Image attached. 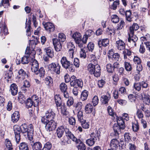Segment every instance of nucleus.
I'll return each instance as SVG.
<instances>
[{
	"label": "nucleus",
	"mask_w": 150,
	"mask_h": 150,
	"mask_svg": "<svg viewBox=\"0 0 150 150\" xmlns=\"http://www.w3.org/2000/svg\"><path fill=\"white\" fill-rule=\"evenodd\" d=\"M45 51L47 55L50 57L52 58L54 56L53 52L52 50V48L48 47L45 49Z\"/></svg>",
	"instance_id": "obj_28"
},
{
	"label": "nucleus",
	"mask_w": 150,
	"mask_h": 150,
	"mask_svg": "<svg viewBox=\"0 0 150 150\" xmlns=\"http://www.w3.org/2000/svg\"><path fill=\"white\" fill-rule=\"evenodd\" d=\"M13 130L15 134V139L17 144H18L21 139L20 134L21 132V126L15 125L13 127Z\"/></svg>",
	"instance_id": "obj_5"
},
{
	"label": "nucleus",
	"mask_w": 150,
	"mask_h": 150,
	"mask_svg": "<svg viewBox=\"0 0 150 150\" xmlns=\"http://www.w3.org/2000/svg\"><path fill=\"white\" fill-rule=\"evenodd\" d=\"M10 91L13 96H15L17 94L18 91V88L15 83H13L11 85Z\"/></svg>",
	"instance_id": "obj_21"
},
{
	"label": "nucleus",
	"mask_w": 150,
	"mask_h": 150,
	"mask_svg": "<svg viewBox=\"0 0 150 150\" xmlns=\"http://www.w3.org/2000/svg\"><path fill=\"white\" fill-rule=\"evenodd\" d=\"M45 115L41 119V122L43 123H47L49 121L53 120L55 116V113L52 110L47 111Z\"/></svg>",
	"instance_id": "obj_4"
},
{
	"label": "nucleus",
	"mask_w": 150,
	"mask_h": 150,
	"mask_svg": "<svg viewBox=\"0 0 150 150\" xmlns=\"http://www.w3.org/2000/svg\"><path fill=\"white\" fill-rule=\"evenodd\" d=\"M111 21L114 23H118L119 21L118 17L116 15H112L111 16Z\"/></svg>",
	"instance_id": "obj_51"
},
{
	"label": "nucleus",
	"mask_w": 150,
	"mask_h": 150,
	"mask_svg": "<svg viewBox=\"0 0 150 150\" xmlns=\"http://www.w3.org/2000/svg\"><path fill=\"white\" fill-rule=\"evenodd\" d=\"M132 127L134 131H137L139 129V126L138 122H136V123H132Z\"/></svg>",
	"instance_id": "obj_49"
},
{
	"label": "nucleus",
	"mask_w": 150,
	"mask_h": 150,
	"mask_svg": "<svg viewBox=\"0 0 150 150\" xmlns=\"http://www.w3.org/2000/svg\"><path fill=\"white\" fill-rule=\"evenodd\" d=\"M95 140L93 138L91 137L86 140V143L88 146H92L95 144Z\"/></svg>",
	"instance_id": "obj_45"
},
{
	"label": "nucleus",
	"mask_w": 150,
	"mask_h": 150,
	"mask_svg": "<svg viewBox=\"0 0 150 150\" xmlns=\"http://www.w3.org/2000/svg\"><path fill=\"white\" fill-rule=\"evenodd\" d=\"M28 127L27 125L25 123L22 124L21 126V132L23 133H26L27 131Z\"/></svg>",
	"instance_id": "obj_46"
},
{
	"label": "nucleus",
	"mask_w": 150,
	"mask_h": 150,
	"mask_svg": "<svg viewBox=\"0 0 150 150\" xmlns=\"http://www.w3.org/2000/svg\"><path fill=\"white\" fill-rule=\"evenodd\" d=\"M88 70L91 74H94L96 77H99L100 75L101 69L98 64H89L87 67Z\"/></svg>",
	"instance_id": "obj_1"
},
{
	"label": "nucleus",
	"mask_w": 150,
	"mask_h": 150,
	"mask_svg": "<svg viewBox=\"0 0 150 150\" xmlns=\"http://www.w3.org/2000/svg\"><path fill=\"white\" fill-rule=\"evenodd\" d=\"M19 148L20 150H29L28 144L25 142L21 143Z\"/></svg>",
	"instance_id": "obj_33"
},
{
	"label": "nucleus",
	"mask_w": 150,
	"mask_h": 150,
	"mask_svg": "<svg viewBox=\"0 0 150 150\" xmlns=\"http://www.w3.org/2000/svg\"><path fill=\"white\" fill-rule=\"evenodd\" d=\"M126 16V20L130 22L132 21V13L130 10L127 11H126L125 14Z\"/></svg>",
	"instance_id": "obj_35"
},
{
	"label": "nucleus",
	"mask_w": 150,
	"mask_h": 150,
	"mask_svg": "<svg viewBox=\"0 0 150 150\" xmlns=\"http://www.w3.org/2000/svg\"><path fill=\"white\" fill-rule=\"evenodd\" d=\"M139 28V26L136 23H134L132 26L130 27L129 31V32H132L134 33V30H137Z\"/></svg>",
	"instance_id": "obj_39"
},
{
	"label": "nucleus",
	"mask_w": 150,
	"mask_h": 150,
	"mask_svg": "<svg viewBox=\"0 0 150 150\" xmlns=\"http://www.w3.org/2000/svg\"><path fill=\"white\" fill-rule=\"evenodd\" d=\"M66 136L68 138L71 139L73 141L76 143H78L80 142V140L77 139L70 131L68 128H67L65 132Z\"/></svg>",
	"instance_id": "obj_13"
},
{
	"label": "nucleus",
	"mask_w": 150,
	"mask_h": 150,
	"mask_svg": "<svg viewBox=\"0 0 150 150\" xmlns=\"http://www.w3.org/2000/svg\"><path fill=\"white\" fill-rule=\"evenodd\" d=\"M61 63L63 67L66 69H67L71 65V63L68 61L65 57H63L61 59Z\"/></svg>",
	"instance_id": "obj_12"
},
{
	"label": "nucleus",
	"mask_w": 150,
	"mask_h": 150,
	"mask_svg": "<svg viewBox=\"0 0 150 150\" xmlns=\"http://www.w3.org/2000/svg\"><path fill=\"white\" fill-rule=\"evenodd\" d=\"M94 44L92 42H90L88 45L87 47L86 48L88 49V51L92 52L94 49Z\"/></svg>",
	"instance_id": "obj_55"
},
{
	"label": "nucleus",
	"mask_w": 150,
	"mask_h": 150,
	"mask_svg": "<svg viewBox=\"0 0 150 150\" xmlns=\"http://www.w3.org/2000/svg\"><path fill=\"white\" fill-rule=\"evenodd\" d=\"M110 98V94L107 96L103 95L101 96V100L103 104H107Z\"/></svg>",
	"instance_id": "obj_24"
},
{
	"label": "nucleus",
	"mask_w": 150,
	"mask_h": 150,
	"mask_svg": "<svg viewBox=\"0 0 150 150\" xmlns=\"http://www.w3.org/2000/svg\"><path fill=\"white\" fill-rule=\"evenodd\" d=\"M124 65L125 69L127 71H129L132 70V67L130 63L125 62H124Z\"/></svg>",
	"instance_id": "obj_43"
},
{
	"label": "nucleus",
	"mask_w": 150,
	"mask_h": 150,
	"mask_svg": "<svg viewBox=\"0 0 150 150\" xmlns=\"http://www.w3.org/2000/svg\"><path fill=\"white\" fill-rule=\"evenodd\" d=\"M38 74L39 76L41 78H43L45 76V72L44 68L42 67L40 68V69L38 70Z\"/></svg>",
	"instance_id": "obj_56"
},
{
	"label": "nucleus",
	"mask_w": 150,
	"mask_h": 150,
	"mask_svg": "<svg viewBox=\"0 0 150 150\" xmlns=\"http://www.w3.org/2000/svg\"><path fill=\"white\" fill-rule=\"evenodd\" d=\"M85 112L87 113H90L93 110V106L91 104H87L85 107Z\"/></svg>",
	"instance_id": "obj_32"
},
{
	"label": "nucleus",
	"mask_w": 150,
	"mask_h": 150,
	"mask_svg": "<svg viewBox=\"0 0 150 150\" xmlns=\"http://www.w3.org/2000/svg\"><path fill=\"white\" fill-rule=\"evenodd\" d=\"M82 106V104L81 102H79L76 104H74V107L76 109L80 111V110L81 109Z\"/></svg>",
	"instance_id": "obj_59"
},
{
	"label": "nucleus",
	"mask_w": 150,
	"mask_h": 150,
	"mask_svg": "<svg viewBox=\"0 0 150 150\" xmlns=\"http://www.w3.org/2000/svg\"><path fill=\"white\" fill-rule=\"evenodd\" d=\"M45 83L48 86L52 84L53 83L52 78L50 76H47L45 79Z\"/></svg>",
	"instance_id": "obj_40"
},
{
	"label": "nucleus",
	"mask_w": 150,
	"mask_h": 150,
	"mask_svg": "<svg viewBox=\"0 0 150 150\" xmlns=\"http://www.w3.org/2000/svg\"><path fill=\"white\" fill-rule=\"evenodd\" d=\"M81 51L80 52V57L85 58L86 57V53L88 52L87 50H86L85 47L83 48H80Z\"/></svg>",
	"instance_id": "obj_25"
},
{
	"label": "nucleus",
	"mask_w": 150,
	"mask_h": 150,
	"mask_svg": "<svg viewBox=\"0 0 150 150\" xmlns=\"http://www.w3.org/2000/svg\"><path fill=\"white\" fill-rule=\"evenodd\" d=\"M26 51L27 52L26 54L22 58L21 61V63L23 64H28L30 61L29 57L33 56L34 57L35 54V51L33 49H29L28 47H27Z\"/></svg>",
	"instance_id": "obj_2"
},
{
	"label": "nucleus",
	"mask_w": 150,
	"mask_h": 150,
	"mask_svg": "<svg viewBox=\"0 0 150 150\" xmlns=\"http://www.w3.org/2000/svg\"><path fill=\"white\" fill-rule=\"evenodd\" d=\"M77 115L78 120L80 122H84L86 120L83 119V112L82 111H78Z\"/></svg>",
	"instance_id": "obj_38"
},
{
	"label": "nucleus",
	"mask_w": 150,
	"mask_h": 150,
	"mask_svg": "<svg viewBox=\"0 0 150 150\" xmlns=\"http://www.w3.org/2000/svg\"><path fill=\"white\" fill-rule=\"evenodd\" d=\"M27 129V131L26 133L28 139L29 140L32 141V142H33L34 129L33 125L31 124L29 125Z\"/></svg>",
	"instance_id": "obj_9"
},
{
	"label": "nucleus",
	"mask_w": 150,
	"mask_h": 150,
	"mask_svg": "<svg viewBox=\"0 0 150 150\" xmlns=\"http://www.w3.org/2000/svg\"><path fill=\"white\" fill-rule=\"evenodd\" d=\"M9 6V0H1L0 6H3L5 8H7Z\"/></svg>",
	"instance_id": "obj_37"
},
{
	"label": "nucleus",
	"mask_w": 150,
	"mask_h": 150,
	"mask_svg": "<svg viewBox=\"0 0 150 150\" xmlns=\"http://www.w3.org/2000/svg\"><path fill=\"white\" fill-rule=\"evenodd\" d=\"M20 115L19 112L15 111L12 115L11 118L12 121L13 123H16L19 120Z\"/></svg>",
	"instance_id": "obj_20"
},
{
	"label": "nucleus",
	"mask_w": 150,
	"mask_h": 150,
	"mask_svg": "<svg viewBox=\"0 0 150 150\" xmlns=\"http://www.w3.org/2000/svg\"><path fill=\"white\" fill-rule=\"evenodd\" d=\"M67 48L69 52V58L73 59L74 57V53L75 49V47L71 42H69L67 44Z\"/></svg>",
	"instance_id": "obj_15"
},
{
	"label": "nucleus",
	"mask_w": 150,
	"mask_h": 150,
	"mask_svg": "<svg viewBox=\"0 0 150 150\" xmlns=\"http://www.w3.org/2000/svg\"><path fill=\"white\" fill-rule=\"evenodd\" d=\"M106 69L108 72L110 73H112L114 71V68L110 64L106 65Z\"/></svg>",
	"instance_id": "obj_57"
},
{
	"label": "nucleus",
	"mask_w": 150,
	"mask_h": 150,
	"mask_svg": "<svg viewBox=\"0 0 150 150\" xmlns=\"http://www.w3.org/2000/svg\"><path fill=\"white\" fill-rule=\"evenodd\" d=\"M88 37L85 35L83 36L82 40V42H81V47H79L80 48H83L85 47V44L86 43Z\"/></svg>",
	"instance_id": "obj_47"
},
{
	"label": "nucleus",
	"mask_w": 150,
	"mask_h": 150,
	"mask_svg": "<svg viewBox=\"0 0 150 150\" xmlns=\"http://www.w3.org/2000/svg\"><path fill=\"white\" fill-rule=\"evenodd\" d=\"M32 101L33 102L34 104V106L35 105H37L39 103V100L38 97L35 95L33 96L31 99Z\"/></svg>",
	"instance_id": "obj_44"
},
{
	"label": "nucleus",
	"mask_w": 150,
	"mask_h": 150,
	"mask_svg": "<svg viewBox=\"0 0 150 150\" xmlns=\"http://www.w3.org/2000/svg\"><path fill=\"white\" fill-rule=\"evenodd\" d=\"M112 58L114 62L118 61L120 60V55L118 53H115Z\"/></svg>",
	"instance_id": "obj_58"
},
{
	"label": "nucleus",
	"mask_w": 150,
	"mask_h": 150,
	"mask_svg": "<svg viewBox=\"0 0 150 150\" xmlns=\"http://www.w3.org/2000/svg\"><path fill=\"white\" fill-rule=\"evenodd\" d=\"M55 101L57 107H60L62 105L61 99L59 95H56L54 96Z\"/></svg>",
	"instance_id": "obj_27"
},
{
	"label": "nucleus",
	"mask_w": 150,
	"mask_h": 150,
	"mask_svg": "<svg viewBox=\"0 0 150 150\" xmlns=\"http://www.w3.org/2000/svg\"><path fill=\"white\" fill-rule=\"evenodd\" d=\"M72 38L74 39L76 44L78 47H81L82 41V36L81 34L77 32L74 33L72 36Z\"/></svg>",
	"instance_id": "obj_8"
},
{
	"label": "nucleus",
	"mask_w": 150,
	"mask_h": 150,
	"mask_svg": "<svg viewBox=\"0 0 150 150\" xmlns=\"http://www.w3.org/2000/svg\"><path fill=\"white\" fill-rule=\"evenodd\" d=\"M88 95V92L86 90H84L81 93V100L82 101L86 100L87 98Z\"/></svg>",
	"instance_id": "obj_31"
},
{
	"label": "nucleus",
	"mask_w": 150,
	"mask_h": 150,
	"mask_svg": "<svg viewBox=\"0 0 150 150\" xmlns=\"http://www.w3.org/2000/svg\"><path fill=\"white\" fill-rule=\"evenodd\" d=\"M43 123L46 125L45 127L46 130L49 132L54 130L57 125V123L53 120L49 121L47 123Z\"/></svg>",
	"instance_id": "obj_7"
},
{
	"label": "nucleus",
	"mask_w": 150,
	"mask_h": 150,
	"mask_svg": "<svg viewBox=\"0 0 150 150\" xmlns=\"http://www.w3.org/2000/svg\"><path fill=\"white\" fill-rule=\"evenodd\" d=\"M116 46L119 50L122 51L125 48V43L122 40H119L116 42Z\"/></svg>",
	"instance_id": "obj_17"
},
{
	"label": "nucleus",
	"mask_w": 150,
	"mask_h": 150,
	"mask_svg": "<svg viewBox=\"0 0 150 150\" xmlns=\"http://www.w3.org/2000/svg\"><path fill=\"white\" fill-rule=\"evenodd\" d=\"M108 111L110 115L112 116V118L113 120H115V117H114L115 115H116L113 112V110L111 108L110 106H108Z\"/></svg>",
	"instance_id": "obj_42"
},
{
	"label": "nucleus",
	"mask_w": 150,
	"mask_h": 150,
	"mask_svg": "<svg viewBox=\"0 0 150 150\" xmlns=\"http://www.w3.org/2000/svg\"><path fill=\"white\" fill-rule=\"evenodd\" d=\"M99 99L97 96H95L92 99V103L94 106H96L98 103Z\"/></svg>",
	"instance_id": "obj_64"
},
{
	"label": "nucleus",
	"mask_w": 150,
	"mask_h": 150,
	"mask_svg": "<svg viewBox=\"0 0 150 150\" xmlns=\"http://www.w3.org/2000/svg\"><path fill=\"white\" fill-rule=\"evenodd\" d=\"M52 40L55 51L57 52L61 51L62 49V42L59 41L57 38H54L52 39Z\"/></svg>",
	"instance_id": "obj_11"
},
{
	"label": "nucleus",
	"mask_w": 150,
	"mask_h": 150,
	"mask_svg": "<svg viewBox=\"0 0 150 150\" xmlns=\"http://www.w3.org/2000/svg\"><path fill=\"white\" fill-rule=\"evenodd\" d=\"M25 105L26 108H31L33 106H34L33 102L32 101V100L30 98H28L27 100Z\"/></svg>",
	"instance_id": "obj_34"
},
{
	"label": "nucleus",
	"mask_w": 150,
	"mask_h": 150,
	"mask_svg": "<svg viewBox=\"0 0 150 150\" xmlns=\"http://www.w3.org/2000/svg\"><path fill=\"white\" fill-rule=\"evenodd\" d=\"M76 143H79V144L78 146V150H86V147L85 145L80 140V142Z\"/></svg>",
	"instance_id": "obj_41"
},
{
	"label": "nucleus",
	"mask_w": 150,
	"mask_h": 150,
	"mask_svg": "<svg viewBox=\"0 0 150 150\" xmlns=\"http://www.w3.org/2000/svg\"><path fill=\"white\" fill-rule=\"evenodd\" d=\"M144 103L146 105H149L150 104V96H146L143 99Z\"/></svg>",
	"instance_id": "obj_54"
},
{
	"label": "nucleus",
	"mask_w": 150,
	"mask_h": 150,
	"mask_svg": "<svg viewBox=\"0 0 150 150\" xmlns=\"http://www.w3.org/2000/svg\"><path fill=\"white\" fill-rule=\"evenodd\" d=\"M32 148L33 150H41V144L40 142H36L33 144Z\"/></svg>",
	"instance_id": "obj_26"
},
{
	"label": "nucleus",
	"mask_w": 150,
	"mask_h": 150,
	"mask_svg": "<svg viewBox=\"0 0 150 150\" xmlns=\"http://www.w3.org/2000/svg\"><path fill=\"white\" fill-rule=\"evenodd\" d=\"M140 83H135L133 86V88L136 90L139 91L141 90Z\"/></svg>",
	"instance_id": "obj_52"
},
{
	"label": "nucleus",
	"mask_w": 150,
	"mask_h": 150,
	"mask_svg": "<svg viewBox=\"0 0 150 150\" xmlns=\"http://www.w3.org/2000/svg\"><path fill=\"white\" fill-rule=\"evenodd\" d=\"M6 146L8 149V150L12 149L13 148L12 147V144L9 139H6Z\"/></svg>",
	"instance_id": "obj_61"
},
{
	"label": "nucleus",
	"mask_w": 150,
	"mask_h": 150,
	"mask_svg": "<svg viewBox=\"0 0 150 150\" xmlns=\"http://www.w3.org/2000/svg\"><path fill=\"white\" fill-rule=\"evenodd\" d=\"M123 54L124 59H126L127 57H129L132 55V52L129 50L125 48L123 51Z\"/></svg>",
	"instance_id": "obj_29"
},
{
	"label": "nucleus",
	"mask_w": 150,
	"mask_h": 150,
	"mask_svg": "<svg viewBox=\"0 0 150 150\" xmlns=\"http://www.w3.org/2000/svg\"><path fill=\"white\" fill-rule=\"evenodd\" d=\"M113 129L115 133V135L117 137H118L119 132H120L121 129H122L117 124H115L113 126Z\"/></svg>",
	"instance_id": "obj_23"
},
{
	"label": "nucleus",
	"mask_w": 150,
	"mask_h": 150,
	"mask_svg": "<svg viewBox=\"0 0 150 150\" xmlns=\"http://www.w3.org/2000/svg\"><path fill=\"white\" fill-rule=\"evenodd\" d=\"M61 66L59 64H57L56 67H55L54 69L52 71L53 72L57 74H59L60 73Z\"/></svg>",
	"instance_id": "obj_53"
},
{
	"label": "nucleus",
	"mask_w": 150,
	"mask_h": 150,
	"mask_svg": "<svg viewBox=\"0 0 150 150\" xmlns=\"http://www.w3.org/2000/svg\"><path fill=\"white\" fill-rule=\"evenodd\" d=\"M43 25L45 30L50 32L53 31L54 30V26L53 24L50 22L43 23Z\"/></svg>",
	"instance_id": "obj_16"
},
{
	"label": "nucleus",
	"mask_w": 150,
	"mask_h": 150,
	"mask_svg": "<svg viewBox=\"0 0 150 150\" xmlns=\"http://www.w3.org/2000/svg\"><path fill=\"white\" fill-rule=\"evenodd\" d=\"M72 81H71L70 84L71 86L74 88H78V87L82 88L83 86V82L81 79H76V78L74 76H71Z\"/></svg>",
	"instance_id": "obj_3"
},
{
	"label": "nucleus",
	"mask_w": 150,
	"mask_h": 150,
	"mask_svg": "<svg viewBox=\"0 0 150 150\" xmlns=\"http://www.w3.org/2000/svg\"><path fill=\"white\" fill-rule=\"evenodd\" d=\"M119 141L116 139H112L110 144L111 148L113 150H115L118 148L119 145Z\"/></svg>",
	"instance_id": "obj_19"
},
{
	"label": "nucleus",
	"mask_w": 150,
	"mask_h": 150,
	"mask_svg": "<svg viewBox=\"0 0 150 150\" xmlns=\"http://www.w3.org/2000/svg\"><path fill=\"white\" fill-rule=\"evenodd\" d=\"M114 117H115V120H113L114 121H117V124L122 129H124L125 127V125L123 118L121 117H118L117 115H115V116H114Z\"/></svg>",
	"instance_id": "obj_14"
},
{
	"label": "nucleus",
	"mask_w": 150,
	"mask_h": 150,
	"mask_svg": "<svg viewBox=\"0 0 150 150\" xmlns=\"http://www.w3.org/2000/svg\"><path fill=\"white\" fill-rule=\"evenodd\" d=\"M59 41L62 42H64L66 39V36L63 33H59L58 35V38Z\"/></svg>",
	"instance_id": "obj_36"
},
{
	"label": "nucleus",
	"mask_w": 150,
	"mask_h": 150,
	"mask_svg": "<svg viewBox=\"0 0 150 150\" xmlns=\"http://www.w3.org/2000/svg\"><path fill=\"white\" fill-rule=\"evenodd\" d=\"M85 35L88 37L92 35L93 36L94 35V32L91 30H89L86 31Z\"/></svg>",
	"instance_id": "obj_62"
},
{
	"label": "nucleus",
	"mask_w": 150,
	"mask_h": 150,
	"mask_svg": "<svg viewBox=\"0 0 150 150\" xmlns=\"http://www.w3.org/2000/svg\"><path fill=\"white\" fill-rule=\"evenodd\" d=\"M59 88L62 92L67 91V87L66 84L64 83H62L60 85Z\"/></svg>",
	"instance_id": "obj_48"
},
{
	"label": "nucleus",
	"mask_w": 150,
	"mask_h": 150,
	"mask_svg": "<svg viewBox=\"0 0 150 150\" xmlns=\"http://www.w3.org/2000/svg\"><path fill=\"white\" fill-rule=\"evenodd\" d=\"M52 147V144L50 142H47L44 145L42 150H50Z\"/></svg>",
	"instance_id": "obj_50"
},
{
	"label": "nucleus",
	"mask_w": 150,
	"mask_h": 150,
	"mask_svg": "<svg viewBox=\"0 0 150 150\" xmlns=\"http://www.w3.org/2000/svg\"><path fill=\"white\" fill-rule=\"evenodd\" d=\"M67 128L64 126H60L57 128L56 133L58 138H61L63 136L64 133H65Z\"/></svg>",
	"instance_id": "obj_10"
},
{
	"label": "nucleus",
	"mask_w": 150,
	"mask_h": 150,
	"mask_svg": "<svg viewBox=\"0 0 150 150\" xmlns=\"http://www.w3.org/2000/svg\"><path fill=\"white\" fill-rule=\"evenodd\" d=\"M18 77L19 78L23 79H25V76L26 73L25 71L22 69H21L18 71Z\"/></svg>",
	"instance_id": "obj_30"
},
{
	"label": "nucleus",
	"mask_w": 150,
	"mask_h": 150,
	"mask_svg": "<svg viewBox=\"0 0 150 150\" xmlns=\"http://www.w3.org/2000/svg\"><path fill=\"white\" fill-rule=\"evenodd\" d=\"M69 124L73 126L75 125L76 124V120L75 118L72 117L69 118Z\"/></svg>",
	"instance_id": "obj_60"
},
{
	"label": "nucleus",
	"mask_w": 150,
	"mask_h": 150,
	"mask_svg": "<svg viewBox=\"0 0 150 150\" xmlns=\"http://www.w3.org/2000/svg\"><path fill=\"white\" fill-rule=\"evenodd\" d=\"M129 38L128 41L130 42H132L134 43L136 42L138 38L137 37L134 35V33L132 32H128Z\"/></svg>",
	"instance_id": "obj_18"
},
{
	"label": "nucleus",
	"mask_w": 150,
	"mask_h": 150,
	"mask_svg": "<svg viewBox=\"0 0 150 150\" xmlns=\"http://www.w3.org/2000/svg\"><path fill=\"white\" fill-rule=\"evenodd\" d=\"M109 40L106 38L100 40L98 41V44L100 47L102 46L106 47L109 44Z\"/></svg>",
	"instance_id": "obj_22"
},
{
	"label": "nucleus",
	"mask_w": 150,
	"mask_h": 150,
	"mask_svg": "<svg viewBox=\"0 0 150 150\" xmlns=\"http://www.w3.org/2000/svg\"><path fill=\"white\" fill-rule=\"evenodd\" d=\"M35 40H30V45H31L32 46H33L32 47L33 48L35 46V45L37 44V42L38 41V38L36 37Z\"/></svg>",
	"instance_id": "obj_63"
},
{
	"label": "nucleus",
	"mask_w": 150,
	"mask_h": 150,
	"mask_svg": "<svg viewBox=\"0 0 150 150\" xmlns=\"http://www.w3.org/2000/svg\"><path fill=\"white\" fill-rule=\"evenodd\" d=\"M30 64L31 65V70L33 72L38 75V74L39 64L35 59H32L30 62Z\"/></svg>",
	"instance_id": "obj_6"
}]
</instances>
